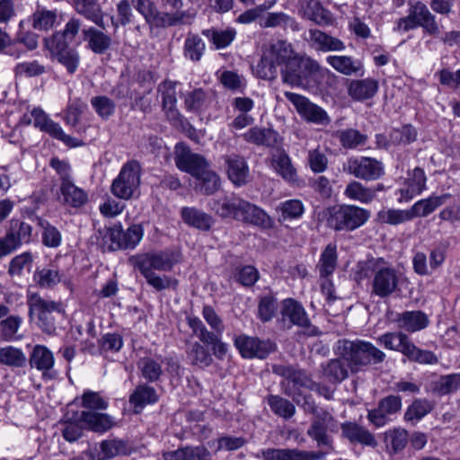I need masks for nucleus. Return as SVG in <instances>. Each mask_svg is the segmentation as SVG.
I'll return each instance as SVG.
<instances>
[{"mask_svg":"<svg viewBox=\"0 0 460 460\" xmlns=\"http://www.w3.org/2000/svg\"><path fill=\"white\" fill-rule=\"evenodd\" d=\"M209 208L223 219L232 218L259 226H268L270 223L263 209L234 193L212 199Z\"/></svg>","mask_w":460,"mask_h":460,"instance_id":"f257e3e1","label":"nucleus"},{"mask_svg":"<svg viewBox=\"0 0 460 460\" xmlns=\"http://www.w3.org/2000/svg\"><path fill=\"white\" fill-rule=\"evenodd\" d=\"M333 350L336 356L348 362L351 374L365 371L372 365H379L386 358L385 353L373 343L360 339L339 340Z\"/></svg>","mask_w":460,"mask_h":460,"instance_id":"f03ea898","label":"nucleus"},{"mask_svg":"<svg viewBox=\"0 0 460 460\" xmlns=\"http://www.w3.org/2000/svg\"><path fill=\"white\" fill-rule=\"evenodd\" d=\"M295 54L292 44L286 40H274L265 44L257 65L259 77L274 80L278 76V68Z\"/></svg>","mask_w":460,"mask_h":460,"instance_id":"7ed1b4c3","label":"nucleus"},{"mask_svg":"<svg viewBox=\"0 0 460 460\" xmlns=\"http://www.w3.org/2000/svg\"><path fill=\"white\" fill-rule=\"evenodd\" d=\"M377 341L387 349L401 352L410 361L429 365L438 363L432 351L418 348L404 332H385L377 338Z\"/></svg>","mask_w":460,"mask_h":460,"instance_id":"20e7f679","label":"nucleus"},{"mask_svg":"<svg viewBox=\"0 0 460 460\" xmlns=\"http://www.w3.org/2000/svg\"><path fill=\"white\" fill-rule=\"evenodd\" d=\"M408 5V15L398 19L394 29L395 31L406 32L421 27L429 35L438 36L440 33L435 15L430 13L424 3L409 1Z\"/></svg>","mask_w":460,"mask_h":460,"instance_id":"39448f33","label":"nucleus"},{"mask_svg":"<svg viewBox=\"0 0 460 460\" xmlns=\"http://www.w3.org/2000/svg\"><path fill=\"white\" fill-rule=\"evenodd\" d=\"M327 225L336 231H353L370 217L367 209L355 205H337L327 210Z\"/></svg>","mask_w":460,"mask_h":460,"instance_id":"423d86ee","label":"nucleus"},{"mask_svg":"<svg viewBox=\"0 0 460 460\" xmlns=\"http://www.w3.org/2000/svg\"><path fill=\"white\" fill-rule=\"evenodd\" d=\"M71 167L66 161H59V194L62 205L69 213H75L88 201V194L77 187L70 176Z\"/></svg>","mask_w":460,"mask_h":460,"instance_id":"0eeeda50","label":"nucleus"},{"mask_svg":"<svg viewBox=\"0 0 460 460\" xmlns=\"http://www.w3.org/2000/svg\"><path fill=\"white\" fill-rule=\"evenodd\" d=\"M141 167L137 161L132 160L125 164L119 175L113 180L111 191L121 199H130L140 185Z\"/></svg>","mask_w":460,"mask_h":460,"instance_id":"6e6552de","label":"nucleus"},{"mask_svg":"<svg viewBox=\"0 0 460 460\" xmlns=\"http://www.w3.org/2000/svg\"><path fill=\"white\" fill-rule=\"evenodd\" d=\"M280 321L284 326L290 328L292 325L300 327L306 336H317L320 332L313 325L304 306L293 298H287L281 302Z\"/></svg>","mask_w":460,"mask_h":460,"instance_id":"1a4fd4ad","label":"nucleus"},{"mask_svg":"<svg viewBox=\"0 0 460 460\" xmlns=\"http://www.w3.org/2000/svg\"><path fill=\"white\" fill-rule=\"evenodd\" d=\"M343 171L367 181H377L385 173L383 162L370 156L349 157L343 164Z\"/></svg>","mask_w":460,"mask_h":460,"instance_id":"9d476101","label":"nucleus"},{"mask_svg":"<svg viewBox=\"0 0 460 460\" xmlns=\"http://www.w3.org/2000/svg\"><path fill=\"white\" fill-rule=\"evenodd\" d=\"M81 27V22L78 19H70L61 32V41L59 40V63L66 66L69 74L75 73L79 64V55L74 48L69 45L75 42V37Z\"/></svg>","mask_w":460,"mask_h":460,"instance_id":"9b49d317","label":"nucleus"},{"mask_svg":"<svg viewBox=\"0 0 460 460\" xmlns=\"http://www.w3.org/2000/svg\"><path fill=\"white\" fill-rule=\"evenodd\" d=\"M143 235L144 228L141 224H133L127 230H123L119 225L107 230L104 240L111 251L133 250L140 243Z\"/></svg>","mask_w":460,"mask_h":460,"instance_id":"f8f14e48","label":"nucleus"},{"mask_svg":"<svg viewBox=\"0 0 460 460\" xmlns=\"http://www.w3.org/2000/svg\"><path fill=\"white\" fill-rule=\"evenodd\" d=\"M29 314L37 317L40 328L47 334H55L56 320L54 313L58 310L55 301L42 298L38 294H30L27 299Z\"/></svg>","mask_w":460,"mask_h":460,"instance_id":"ddd939ff","label":"nucleus"},{"mask_svg":"<svg viewBox=\"0 0 460 460\" xmlns=\"http://www.w3.org/2000/svg\"><path fill=\"white\" fill-rule=\"evenodd\" d=\"M338 431V421L326 410L315 411L307 435L317 443L319 447H325L329 451L333 450V440L327 432Z\"/></svg>","mask_w":460,"mask_h":460,"instance_id":"4468645a","label":"nucleus"},{"mask_svg":"<svg viewBox=\"0 0 460 460\" xmlns=\"http://www.w3.org/2000/svg\"><path fill=\"white\" fill-rule=\"evenodd\" d=\"M234 345L243 358L264 359L277 349V344L270 339L240 334L234 337Z\"/></svg>","mask_w":460,"mask_h":460,"instance_id":"2eb2a0df","label":"nucleus"},{"mask_svg":"<svg viewBox=\"0 0 460 460\" xmlns=\"http://www.w3.org/2000/svg\"><path fill=\"white\" fill-rule=\"evenodd\" d=\"M285 97L295 106L297 113L305 120L317 125L327 126L331 119L320 106L313 103L308 98L291 92H285Z\"/></svg>","mask_w":460,"mask_h":460,"instance_id":"dca6fc26","label":"nucleus"},{"mask_svg":"<svg viewBox=\"0 0 460 460\" xmlns=\"http://www.w3.org/2000/svg\"><path fill=\"white\" fill-rule=\"evenodd\" d=\"M400 274L388 266L376 265L373 271L372 294L385 298L399 289Z\"/></svg>","mask_w":460,"mask_h":460,"instance_id":"f3484780","label":"nucleus"},{"mask_svg":"<svg viewBox=\"0 0 460 460\" xmlns=\"http://www.w3.org/2000/svg\"><path fill=\"white\" fill-rule=\"evenodd\" d=\"M176 263L174 253L170 251L147 252L136 257V266L140 273L170 271Z\"/></svg>","mask_w":460,"mask_h":460,"instance_id":"a211bd4d","label":"nucleus"},{"mask_svg":"<svg viewBox=\"0 0 460 460\" xmlns=\"http://www.w3.org/2000/svg\"><path fill=\"white\" fill-rule=\"evenodd\" d=\"M327 452L300 450L298 448H262L255 457L262 460H321Z\"/></svg>","mask_w":460,"mask_h":460,"instance_id":"6ab92c4d","label":"nucleus"},{"mask_svg":"<svg viewBox=\"0 0 460 460\" xmlns=\"http://www.w3.org/2000/svg\"><path fill=\"white\" fill-rule=\"evenodd\" d=\"M402 406L399 395H388L382 398L376 409L368 411L367 420L376 427L380 428L387 424L392 415L398 413Z\"/></svg>","mask_w":460,"mask_h":460,"instance_id":"aec40b11","label":"nucleus"},{"mask_svg":"<svg viewBox=\"0 0 460 460\" xmlns=\"http://www.w3.org/2000/svg\"><path fill=\"white\" fill-rule=\"evenodd\" d=\"M177 82L165 80L158 86V92L161 93L163 110L168 120L172 125H183L186 119L180 113L176 108L177 103Z\"/></svg>","mask_w":460,"mask_h":460,"instance_id":"412c9836","label":"nucleus"},{"mask_svg":"<svg viewBox=\"0 0 460 460\" xmlns=\"http://www.w3.org/2000/svg\"><path fill=\"white\" fill-rule=\"evenodd\" d=\"M174 160L179 170L190 173L194 178L209 164L202 155L192 153L183 144L176 145Z\"/></svg>","mask_w":460,"mask_h":460,"instance_id":"4be33fe9","label":"nucleus"},{"mask_svg":"<svg viewBox=\"0 0 460 460\" xmlns=\"http://www.w3.org/2000/svg\"><path fill=\"white\" fill-rule=\"evenodd\" d=\"M226 171L228 179L235 187H242L249 182L250 170L244 157L232 154L225 156Z\"/></svg>","mask_w":460,"mask_h":460,"instance_id":"5701e85b","label":"nucleus"},{"mask_svg":"<svg viewBox=\"0 0 460 460\" xmlns=\"http://www.w3.org/2000/svg\"><path fill=\"white\" fill-rule=\"evenodd\" d=\"M305 40L309 46L322 52L342 51L346 49L345 43L338 38L332 37L319 29H309Z\"/></svg>","mask_w":460,"mask_h":460,"instance_id":"b1692460","label":"nucleus"},{"mask_svg":"<svg viewBox=\"0 0 460 460\" xmlns=\"http://www.w3.org/2000/svg\"><path fill=\"white\" fill-rule=\"evenodd\" d=\"M66 420L80 421L81 425L85 429L95 432H105L113 425V420L111 416L95 411H82L73 412V415L67 416Z\"/></svg>","mask_w":460,"mask_h":460,"instance_id":"393cba45","label":"nucleus"},{"mask_svg":"<svg viewBox=\"0 0 460 460\" xmlns=\"http://www.w3.org/2000/svg\"><path fill=\"white\" fill-rule=\"evenodd\" d=\"M300 13L303 18L322 27L332 25L334 22L332 13L324 8L318 0H304L301 4Z\"/></svg>","mask_w":460,"mask_h":460,"instance_id":"a878e982","label":"nucleus"},{"mask_svg":"<svg viewBox=\"0 0 460 460\" xmlns=\"http://www.w3.org/2000/svg\"><path fill=\"white\" fill-rule=\"evenodd\" d=\"M180 214L184 224L199 231L208 232L215 224L211 215L195 207H183Z\"/></svg>","mask_w":460,"mask_h":460,"instance_id":"bb28decb","label":"nucleus"},{"mask_svg":"<svg viewBox=\"0 0 460 460\" xmlns=\"http://www.w3.org/2000/svg\"><path fill=\"white\" fill-rule=\"evenodd\" d=\"M271 164L274 171L288 183L296 184L299 181L297 171L289 155L284 150H278L272 155Z\"/></svg>","mask_w":460,"mask_h":460,"instance_id":"cd10ccee","label":"nucleus"},{"mask_svg":"<svg viewBox=\"0 0 460 460\" xmlns=\"http://www.w3.org/2000/svg\"><path fill=\"white\" fill-rule=\"evenodd\" d=\"M342 436L350 443L376 447L377 443L375 436L366 428L355 422H344L341 425Z\"/></svg>","mask_w":460,"mask_h":460,"instance_id":"c85d7f7f","label":"nucleus"},{"mask_svg":"<svg viewBox=\"0 0 460 460\" xmlns=\"http://www.w3.org/2000/svg\"><path fill=\"white\" fill-rule=\"evenodd\" d=\"M326 62L344 75H363L364 66L360 59L350 56H328Z\"/></svg>","mask_w":460,"mask_h":460,"instance_id":"c756f323","label":"nucleus"},{"mask_svg":"<svg viewBox=\"0 0 460 460\" xmlns=\"http://www.w3.org/2000/svg\"><path fill=\"white\" fill-rule=\"evenodd\" d=\"M212 91H204L201 88L188 92L184 95L185 109L191 112H202L208 109L214 101Z\"/></svg>","mask_w":460,"mask_h":460,"instance_id":"7c9ffc66","label":"nucleus"},{"mask_svg":"<svg viewBox=\"0 0 460 460\" xmlns=\"http://www.w3.org/2000/svg\"><path fill=\"white\" fill-rule=\"evenodd\" d=\"M243 138L252 145L273 147L279 143V134L266 128L252 127L243 134Z\"/></svg>","mask_w":460,"mask_h":460,"instance_id":"2f4dec72","label":"nucleus"},{"mask_svg":"<svg viewBox=\"0 0 460 460\" xmlns=\"http://www.w3.org/2000/svg\"><path fill=\"white\" fill-rule=\"evenodd\" d=\"M22 125L33 124L41 131L49 133L51 137L58 138L57 125L49 119L48 115L40 109H33L30 113H25L21 119Z\"/></svg>","mask_w":460,"mask_h":460,"instance_id":"473e14b6","label":"nucleus"},{"mask_svg":"<svg viewBox=\"0 0 460 460\" xmlns=\"http://www.w3.org/2000/svg\"><path fill=\"white\" fill-rule=\"evenodd\" d=\"M323 376L331 383H341L349 377L350 367L348 362L338 357L322 364Z\"/></svg>","mask_w":460,"mask_h":460,"instance_id":"72a5a7b5","label":"nucleus"},{"mask_svg":"<svg viewBox=\"0 0 460 460\" xmlns=\"http://www.w3.org/2000/svg\"><path fill=\"white\" fill-rule=\"evenodd\" d=\"M378 90V82L372 78L353 80L349 85V94L356 101H365L375 96Z\"/></svg>","mask_w":460,"mask_h":460,"instance_id":"f704fd0d","label":"nucleus"},{"mask_svg":"<svg viewBox=\"0 0 460 460\" xmlns=\"http://www.w3.org/2000/svg\"><path fill=\"white\" fill-rule=\"evenodd\" d=\"M194 189L197 192L211 195L220 188V177L208 164L196 177Z\"/></svg>","mask_w":460,"mask_h":460,"instance_id":"c9c22d12","label":"nucleus"},{"mask_svg":"<svg viewBox=\"0 0 460 460\" xmlns=\"http://www.w3.org/2000/svg\"><path fill=\"white\" fill-rule=\"evenodd\" d=\"M301 62L302 58L296 54L292 55L285 64L280 66L281 79L284 84L292 87L301 86Z\"/></svg>","mask_w":460,"mask_h":460,"instance_id":"e433bc0d","label":"nucleus"},{"mask_svg":"<svg viewBox=\"0 0 460 460\" xmlns=\"http://www.w3.org/2000/svg\"><path fill=\"white\" fill-rule=\"evenodd\" d=\"M301 67V86L319 84L324 76V69L311 58H302Z\"/></svg>","mask_w":460,"mask_h":460,"instance_id":"4c0bfd02","label":"nucleus"},{"mask_svg":"<svg viewBox=\"0 0 460 460\" xmlns=\"http://www.w3.org/2000/svg\"><path fill=\"white\" fill-rule=\"evenodd\" d=\"M433 408V403L426 398L414 399L406 408L403 414V420L405 422L414 426L431 412Z\"/></svg>","mask_w":460,"mask_h":460,"instance_id":"58836bf2","label":"nucleus"},{"mask_svg":"<svg viewBox=\"0 0 460 460\" xmlns=\"http://www.w3.org/2000/svg\"><path fill=\"white\" fill-rule=\"evenodd\" d=\"M78 13L104 29L103 13L98 0H73Z\"/></svg>","mask_w":460,"mask_h":460,"instance_id":"ea45409f","label":"nucleus"},{"mask_svg":"<svg viewBox=\"0 0 460 460\" xmlns=\"http://www.w3.org/2000/svg\"><path fill=\"white\" fill-rule=\"evenodd\" d=\"M164 460H205L210 452L204 446H187L163 455Z\"/></svg>","mask_w":460,"mask_h":460,"instance_id":"a19ab883","label":"nucleus"},{"mask_svg":"<svg viewBox=\"0 0 460 460\" xmlns=\"http://www.w3.org/2000/svg\"><path fill=\"white\" fill-rule=\"evenodd\" d=\"M397 322L401 328L410 332L420 331L429 324L428 316L421 311H406L398 316Z\"/></svg>","mask_w":460,"mask_h":460,"instance_id":"79ce46f5","label":"nucleus"},{"mask_svg":"<svg viewBox=\"0 0 460 460\" xmlns=\"http://www.w3.org/2000/svg\"><path fill=\"white\" fill-rule=\"evenodd\" d=\"M337 247L334 243H329L321 253L317 269L321 279L330 278L337 267Z\"/></svg>","mask_w":460,"mask_h":460,"instance_id":"37998d69","label":"nucleus"},{"mask_svg":"<svg viewBox=\"0 0 460 460\" xmlns=\"http://www.w3.org/2000/svg\"><path fill=\"white\" fill-rule=\"evenodd\" d=\"M450 198L451 194L445 193L440 196L431 195L427 199L417 201L411 207L414 217H425L429 216Z\"/></svg>","mask_w":460,"mask_h":460,"instance_id":"c03bdc74","label":"nucleus"},{"mask_svg":"<svg viewBox=\"0 0 460 460\" xmlns=\"http://www.w3.org/2000/svg\"><path fill=\"white\" fill-rule=\"evenodd\" d=\"M384 441L389 453L397 454L407 446L409 435L406 429L395 428L385 432Z\"/></svg>","mask_w":460,"mask_h":460,"instance_id":"a18cd8bd","label":"nucleus"},{"mask_svg":"<svg viewBox=\"0 0 460 460\" xmlns=\"http://www.w3.org/2000/svg\"><path fill=\"white\" fill-rule=\"evenodd\" d=\"M83 33L85 40L88 41L89 48L97 54L104 53L111 44V39L102 31L90 27L84 30Z\"/></svg>","mask_w":460,"mask_h":460,"instance_id":"49530a36","label":"nucleus"},{"mask_svg":"<svg viewBox=\"0 0 460 460\" xmlns=\"http://www.w3.org/2000/svg\"><path fill=\"white\" fill-rule=\"evenodd\" d=\"M162 358H151V357H144L141 358L137 363L138 369L141 372L142 376L149 381L155 382L157 381L162 373Z\"/></svg>","mask_w":460,"mask_h":460,"instance_id":"de8ad7c7","label":"nucleus"},{"mask_svg":"<svg viewBox=\"0 0 460 460\" xmlns=\"http://www.w3.org/2000/svg\"><path fill=\"white\" fill-rule=\"evenodd\" d=\"M186 353L190 362L200 368L208 367L213 362V358L208 349L198 341L191 343L187 349Z\"/></svg>","mask_w":460,"mask_h":460,"instance_id":"09e8293b","label":"nucleus"},{"mask_svg":"<svg viewBox=\"0 0 460 460\" xmlns=\"http://www.w3.org/2000/svg\"><path fill=\"white\" fill-rule=\"evenodd\" d=\"M8 236L13 237L15 245L19 248L22 243H28L32 234V227L26 222L19 219H12L6 231Z\"/></svg>","mask_w":460,"mask_h":460,"instance_id":"8fccbe9b","label":"nucleus"},{"mask_svg":"<svg viewBox=\"0 0 460 460\" xmlns=\"http://www.w3.org/2000/svg\"><path fill=\"white\" fill-rule=\"evenodd\" d=\"M344 195L350 199L368 204L376 198V190L359 181H352L347 185Z\"/></svg>","mask_w":460,"mask_h":460,"instance_id":"3c124183","label":"nucleus"},{"mask_svg":"<svg viewBox=\"0 0 460 460\" xmlns=\"http://www.w3.org/2000/svg\"><path fill=\"white\" fill-rule=\"evenodd\" d=\"M378 220L383 224L397 226L414 219L412 208L410 209H383L377 213Z\"/></svg>","mask_w":460,"mask_h":460,"instance_id":"603ef678","label":"nucleus"},{"mask_svg":"<svg viewBox=\"0 0 460 460\" xmlns=\"http://www.w3.org/2000/svg\"><path fill=\"white\" fill-rule=\"evenodd\" d=\"M158 395L155 388L147 385H140L136 387L129 397V402L136 408H143L147 404L155 403Z\"/></svg>","mask_w":460,"mask_h":460,"instance_id":"864d4df0","label":"nucleus"},{"mask_svg":"<svg viewBox=\"0 0 460 460\" xmlns=\"http://www.w3.org/2000/svg\"><path fill=\"white\" fill-rule=\"evenodd\" d=\"M22 323L19 315H10L0 322V337L4 341H15L22 338L18 331Z\"/></svg>","mask_w":460,"mask_h":460,"instance_id":"5fc2aeb1","label":"nucleus"},{"mask_svg":"<svg viewBox=\"0 0 460 460\" xmlns=\"http://www.w3.org/2000/svg\"><path fill=\"white\" fill-rule=\"evenodd\" d=\"M336 136L340 144L347 149H357L367 141V136L354 128L339 130Z\"/></svg>","mask_w":460,"mask_h":460,"instance_id":"6e6d98bb","label":"nucleus"},{"mask_svg":"<svg viewBox=\"0 0 460 460\" xmlns=\"http://www.w3.org/2000/svg\"><path fill=\"white\" fill-rule=\"evenodd\" d=\"M124 341L119 333L108 332L98 340L100 354L104 357L119 352L123 347Z\"/></svg>","mask_w":460,"mask_h":460,"instance_id":"4d7b16f0","label":"nucleus"},{"mask_svg":"<svg viewBox=\"0 0 460 460\" xmlns=\"http://www.w3.org/2000/svg\"><path fill=\"white\" fill-rule=\"evenodd\" d=\"M183 18L184 13L182 12L162 13L155 9L154 14L147 23L151 27L165 28L181 23L183 22Z\"/></svg>","mask_w":460,"mask_h":460,"instance_id":"13d9d810","label":"nucleus"},{"mask_svg":"<svg viewBox=\"0 0 460 460\" xmlns=\"http://www.w3.org/2000/svg\"><path fill=\"white\" fill-rule=\"evenodd\" d=\"M30 363L40 370H48L54 365V356L47 347L36 345L31 355Z\"/></svg>","mask_w":460,"mask_h":460,"instance_id":"bf43d9fd","label":"nucleus"},{"mask_svg":"<svg viewBox=\"0 0 460 460\" xmlns=\"http://www.w3.org/2000/svg\"><path fill=\"white\" fill-rule=\"evenodd\" d=\"M56 20V12L45 8H37L31 16V25L33 29L38 31L49 30L55 24Z\"/></svg>","mask_w":460,"mask_h":460,"instance_id":"052dcab7","label":"nucleus"},{"mask_svg":"<svg viewBox=\"0 0 460 460\" xmlns=\"http://www.w3.org/2000/svg\"><path fill=\"white\" fill-rule=\"evenodd\" d=\"M203 35L216 46V49H219L226 48L232 43L235 38L236 31L234 29H226L224 31L210 29L203 31Z\"/></svg>","mask_w":460,"mask_h":460,"instance_id":"680f3d73","label":"nucleus"},{"mask_svg":"<svg viewBox=\"0 0 460 460\" xmlns=\"http://www.w3.org/2000/svg\"><path fill=\"white\" fill-rule=\"evenodd\" d=\"M417 130L411 125H404L400 128H394L390 134V142L396 146H407L417 139Z\"/></svg>","mask_w":460,"mask_h":460,"instance_id":"e2e57ef3","label":"nucleus"},{"mask_svg":"<svg viewBox=\"0 0 460 460\" xmlns=\"http://www.w3.org/2000/svg\"><path fill=\"white\" fill-rule=\"evenodd\" d=\"M267 402L271 411L284 419H290L296 412L294 404L279 395H270Z\"/></svg>","mask_w":460,"mask_h":460,"instance_id":"0e129e2a","label":"nucleus"},{"mask_svg":"<svg viewBox=\"0 0 460 460\" xmlns=\"http://www.w3.org/2000/svg\"><path fill=\"white\" fill-rule=\"evenodd\" d=\"M58 279L56 266L37 268L33 274L34 282L41 288H54Z\"/></svg>","mask_w":460,"mask_h":460,"instance_id":"69168bd1","label":"nucleus"},{"mask_svg":"<svg viewBox=\"0 0 460 460\" xmlns=\"http://www.w3.org/2000/svg\"><path fill=\"white\" fill-rule=\"evenodd\" d=\"M26 362L23 352L13 346L0 348V365L21 367Z\"/></svg>","mask_w":460,"mask_h":460,"instance_id":"338daca9","label":"nucleus"},{"mask_svg":"<svg viewBox=\"0 0 460 460\" xmlns=\"http://www.w3.org/2000/svg\"><path fill=\"white\" fill-rule=\"evenodd\" d=\"M205 50V43L198 35L189 34L184 43V56L191 61H199Z\"/></svg>","mask_w":460,"mask_h":460,"instance_id":"774afa93","label":"nucleus"}]
</instances>
